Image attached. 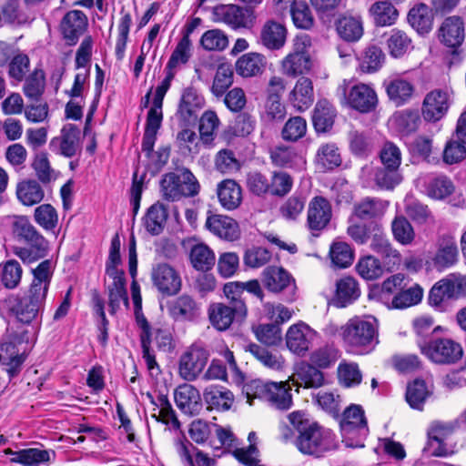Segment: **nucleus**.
<instances>
[{
    "instance_id": "1",
    "label": "nucleus",
    "mask_w": 466,
    "mask_h": 466,
    "mask_svg": "<svg viewBox=\"0 0 466 466\" xmlns=\"http://www.w3.org/2000/svg\"><path fill=\"white\" fill-rule=\"evenodd\" d=\"M53 270L50 259L39 263L32 269L34 279L27 291L23 296L14 298L11 311L21 323L30 324L44 308Z\"/></svg>"
},
{
    "instance_id": "2",
    "label": "nucleus",
    "mask_w": 466,
    "mask_h": 466,
    "mask_svg": "<svg viewBox=\"0 0 466 466\" xmlns=\"http://www.w3.org/2000/svg\"><path fill=\"white\" fill-rule=\"evenodd\" d=\"M289 420L298 431L295 444L298 450L307 455L320 457L336 448L334 434L316 422H310L300 411L289 415Z\"/></svg>"
},
{
    "instance_id": "3",
    "label": "nucleus",
    "mask_w": 466,
    "mask_h": 466,
    "mask_svg": "<svg viewBox=\"0 0 466 466\" xmlns=\"http://www.w3.org/2000/svg\"><path fill=\"white\" fill-rule=\"evenodd\" d=\"M13 234L18 241L27 245L14 248V254L25 263H32L46 256L48 242L25 217H19L14 221Z\"/></svg>"
},
{
    "instance_id": "4",
    "label": "nucleus",
    "mask_w": 466,
    "mask_h": 466,
    "mask_svg": "<svg viewBox=\"0 0 466 466\" xmlns=\"http://www.w3.org/2000/svg\"><path fill=\"white\" fill-rule=\"evenodd\" d=\"M342 338L350 350L357 354L370 351L377 344V329L372 321L355 318L342 327Z\"/></svg>"
},
{
    "instance_id": "5",
    "label": "nucleus",
    "mask_w": 466,
    "mask_h": 466,
    "mask_svg": "<svg viewBox=\"0 0 466 466\" xmlns=\"http://www.w3.org/2000/svg\"><path fill=\"white\" fill-rule=\"evenodd\" d=\"M342 442L346 447L362 448L369 434L368 421L363 408L351 404L342 413L339 422Z\"/></svg>"
},
{
    "instance_id": "6",
    "label": "nucleus",
    "mask_w": 466,
    "mask_h": 466,
    "mask_svg": "<svg viewBox=\"0 0 466 466\" xmlns=\"http://www.w3.org/2000/svg\"><path fill=\"white\" fill-rule=\"evenodd\" d=\"M199 183L193 173L187 168L179 174L169 172L160 181V191L164 199L177 201L182 198L195 197L199 192Z\"/></svg>"
},
{
    "instance_id": "7",
    "label": "nucleus",
    "mask_w": 466,
    "mask_h": 466,
    "mask_svg": "<svg viewBox=\"0 0 466 466\" xmlns=\"http://www.w3.org/2000/svg\"><path fill=\"white\" fill-rule=\"evenodd\" d=\"M417 344L421 354L435 364H454L463 355L461 344L450 338H435L429 341L418 340Z\"/></svg>"
},
{
    "instance_id": "8",
    "label": "nucleus",
    "mask_w": 466,
    "mask_h": 466,
    "mask_svg": "<svg viewBox=\"0 0 466 466\" xmlns=\"http://www.w3.org/2000/svg\"><path fill=\"white\" fill-rule=\"evenodd\" d=\"M465 295L466 277L452 274L433 285L430 290L428 300L431 307L442 310L446 300Z\"/></svg>"
},
{
    "instance_id": "9",
    "label": "nucleus",
    "mask_w": 466,
    "mask_h": 466,
    "mask_svg": "<svg viewBox=\"0 0 466 466\" xmlns=\"http://www.w3.org/2000/svg\"><path fill=\"white\" fill-rule=\"evenodd\" d=\"M247 316L244 300H235L234 305L213 303L208 308V319L211 325L219 331L230 328L235 320H242Z\"/></svg>"
},
{
    "instance_id": "10",
    "label": "nucleus",
    "mask_w": 466,
    "mask_h": 466,
    "mask_svg": "<svg viewBox=\"0 0 466 466\" xmlns=\"http://www.w3.org/2000/svg\"><path fill=\"white\" fill-rule=\"evenodd\" d=\"M261 282L268 291L283 293L287 301H293L295 299L297 289L295 279L282 267H267L262 271Z\"/></svg>"
},
{
    "instance_id": "11",
    "label": "nucleus",
    "mask_w": 466,
    "mask_h": 466,
    "mask_svg": "<svg viewBox=\"0 0 466 466\" xmlns=\"http://www.w3.org/2000/svg\"><path fill=\"white\" fill-rule=\"evenodd\" d=\"M452 103L449 91L433 89L426 94L421 105V116L426 122L436 123L448 113Z\"/></svg>"
},
{
    "instance_id": "12",
    "label": "nucleus",
    "mask_w": 466,
    "mask_h": 466,
    "mask_svg": "<svg viewBox=\"0 0 466 466\" xmlns=\"http://www.w3.org/2000/svg\"><path fill=\"white\" fill-rule=\"evenodd\" d=\"M49 149L54 154L67 158L79 154L82 150L80 129L74 124L65 125L60 131V135L50 140Z\"/></svg>"
},
{
    "instance_id": "13",
    "label": "nucleus",
    "mask_w": 466,
    "mask_h": 466,
    "mask_svg": "<svg viewBox=\"0 0 466 466\" xmlns=\"http://www.w3.org/2000/svg\"><path fill=\"white\" fill-rule=\"evenodd\" d=\"M309 40L305 38L294 44V48L281 62V69L284 75L296 77L307 74L312 67V61L307 50Z\"/></svg>"
},
{
    "instance_id": "14",
    "label": "nucleus",
    "mask_w": 466,
    "mask_h": 466,
    "mask_svg": "<svg viewBox=\"0 0 466 466\" xmlns=\"http://www.w3.org/2000/svg\"><path fill=\"white\" fill-rule=\"evenodd\" d=\"M370 240V249L382 258L387 270L390 271L400 264L401 255L393 248L381 225L372 227Z\"/></svg>"
},
{
    "instance_id": "15",
    "label": "nucleus",
    "mask_w": 466,
    "mask_h": 466,
    "mask_svg": "<svg viewBox=\"0 0 466 466\" xmlns=\"http://www.w3.org/2000/svg\"><path fill=\"white\" fill-rule=\"evenodd\" d=\"M153 285L165 297L177 295L182 286L178 272L167 263H159L152 268Z\"/></svg>"
},
{
    "instance_id": "16",
    "label": "nucleus",
    "mask_w": 466,
    "mask_h": 466,
    "mask_svg": "<svg viewBox=\"0 0 466 466\" xmlns=\"http://www.w3.org/2000/svg\"><path fill=\"white\" fill-rule=\"evenodd\" d=\"M18 341L16 335H7L0 342V364L5 367L10 379L17 376L22 365L26 359L25 352L20 353L17 349Z\"/></svg>"
},
{
    "instance_id": "17",
    "label": "nucleus",
    "mask_w": 466,
    "mask_h": 466,
    "mask_svg": "<svg viewBox=\"0 0 466 466\" xmlns=\"http://www.w3.org/2000/svg\"><path fill=\"white\" fill-rule=\"evenodd\" d=\"M208 353L200 347L193 346L179 359V375L186 380H194L204 370Z\"/></svg>"
},
{
    "instance_id": "18",
    "label": "nucleus",
    "mask_w": 466,
    "mask_h": 466,
    "mask_svg": "<svg viewBox=\"0 0 466 466\" xmlns=\"http://www.w3.org/2000/svg\"><path fill=\"white\" fill-rule=\"evenodd\" d=\"M438 37L441 44L453 49V54H457V49L465 38L463 19L458 15L446 17L438 30Z\"/></svg>"
},
{
    "instance_id": "19",
    "label": "nucleus",
    "mask_w": 466,
    "mask_h": 466,
    "mask_svg": "<svg viewBox=\"0 0 466 466\" xmlns=\"http://www.w3.org/2000/svg\"><path fill=\"white\" fill-rule=\"evenodd\" d=\"M218 21L233 29L248 28L253 24V13L248 8L237 5H221L214 10Z\"/></svg>"
},
{
    "instance_id": "20",
    "label": "nucleus",
    "mask_w": 466,
    "mask_h": 466,
    "mask_svg": "<svg viewBox=\"0 0 466 466\" xmlns=\"http://www.w3.org/2000/svg\"><path fill=\"white\" fill-rule=\"evenodd\" d=\"M332 217L329 201L321 197H314L309 203L307 224L311 231H321L328 227Z\"/></svg>"
},
{
    "instance_id": "21",
    "label": "nucleus",
    "mask_w": 466,
    "mask_h": 466,
    "mask_svg": "<svg viewBox=\"0 0 466 466\" xmlns=\"http://www.w3.org/2000/svg\"><path fill=\"white\" fill-rule=\"evenodd\" d=\"M205 101L196 88L187 86L183 89L177 115L185 124H193L198 119V112L204 106Z\"/></svg>"
},
{
    "instance_id": "22",
    "label": "nucleus",
    "mask_w": 466,
    "mask_h": 466,
    "mask_svg": "<svg viewBox=\"0 0 466 466\" xmlns=\"http://www.w3.org/2000/svg\"><path fill=\"white\" fill-rule=\"evenodd\" d=\"M362 175L367 176L380 189L392 190L402 181L400 169L389 166H366L362 168Z\"/></svg>"
},
{
    "instance_id": "23",
    "label": "nucleus",
    "mask_w": 466,
    "mask_h": 466,
    "mask_svg": "<svg viewBox=\"0 0 466 466\" xmlns=\"http://www.w3.org/2000/svg\"><path fill=\"white\" fill-rule=\"evenodd\" d=\"M346 98L348 104L360 113L373 111L378 104L375 90L370 86L363 83L351 86Z\"/></svg>"
},
{
    "instance_id": "24",
    "label": "nucleus",
    "mask_w": 466,
    "mask_h": 466,
    "mask_svg": "<svg viewBox=\"0 0 466 466\" xmlns=\"http://www.w3.org/2000/svg\"><path fill=\"white\" fill-rule=\"evenodd\" d=\"M174 399L177 407L189 416L198 415L203 408L198 390L187 383L179 385L175 390Z\"/></svg>"
},
{
    "instance_id": "25",
    "label": "nucleus",
    "mask_w": 466,
    "mask_h": 466,
    "mask_svg": "<svg viewBox=\"0 0 466 466\" xmlns=\"http://www.w3.org/2000/svg\"><path fill=\"white\" fill-rule=\"evenodd\" d=\"M315 332L305 323L292 325L286 334V345L294 354L304 356L309 350Z\"/></svg>"
},
{
    "instance_id": "26",
    "label": "nucleus",
    "mask_w": 466,
    "mask_h": 466,
    "mask_svg": "<svg viewBox=\"0 0 466 466\" xmlns=\"http://www.w3.org/2000/svg\"><path fill=\"white\" fill-rule=\"evenodd\" d=\"M87 26V17L80 10L67 12L60 23V30L68 46H75Z\"/></svg>"
},
{
    "instance_id": "27",
    "label": "nucleus",
    "mask_w": 466,
    "mask_h": 466,
    "mask_svg": "<svg viewBox=\"0 0 466 466\" xmlns=\"http://www.w3.org/2000/svg\"><path fill=\"white\" fill-rule=\"evenodd\" d=\"M205 227L218 238L228 240H237L240 236L238 224L233 218L208 212Z\"/></svg>"
},
{
    "instance_id": "28",
    "label": "nucleus",
    "mask_w": 466,
    "mask_h": 466,
    "mask_svg": "<svg viewBox=\"0 0 466 466\" xmlns=\"http://www.w3.org/2000/svg\"><path fill=\"white\" fill-rule=\"evenodd\" d=\"M360 296V289L357 279L351 276H345L336 281L335 295L332 303L337 308H345Z\"/></svg>"
},
{
    "instance_id": "29",
    "label": "nucleus",
    "mask_w": 466,
    "mask_h": 466,
    "mask_svg": "<svg viewBox=\"0 0 466 466\" xmlns=\"http://www.w3.org/2000/svg\"><path fill=\"white\" fill-rule=\"evenodd\" d=\"M287 29L279 22L267 21L260 31L259 42L269 50H279L286 43Z\"/></svg>"
},
{
    "instance_id": "30",
    "label": "nucleus",
    "mask_w": 466,
    "mask_h": 466,
    "mask_svg": "<svg viewBox=\"0 0 466 466\" xmlns=\"http://www.w3.org/2000/svg\"><path fill=\"white\" fill-rule=\"evenodd\" d=\"M245 350L267 369L279 371L284 368L285 360L277 350H269L256 343L248 344Z\"/></svg>"
},
{
    "instance_id": "31",
    "label": "nucleus",
    "mask_w": 466,
    "mask_h": 466,
    "mask_svg": "<svg viewBox=\"0 0 466 466\" xmlns=\"http://www.w3.org/2000/svg\"><path fill=\"white\" fill-rule=\"evenodd\" d=\"M289 101L298 111H305L308 109L314 101L311 79L306 76L299 78L289 94Z\"/></svg>"
},
{
    "instance_id": "32",
    "label": "nucleus",
    "mask_w": 466,
    "mask_h": 466,
    "mask_svg": "<svg viewBox=\"0 0 466 466\" xmlns=\"http://www.w3.org/2000/svg\"><path fill=\"white\" fill-rule=\"evenodd\" d=\"M438 249L433 258L434 265L437 268H449L456 263L458 259V248L455 238L451 235H442L438 239Z\"/></svg>"
},
{
    "instance_id": "33",
    "label": "nucleus",
    "mask_w": 466,
    "mask_h": 466,
    "mask_svg": "<svg viewBox=\"0 0 466 466\" xmlns=\"http://www.w3.org/2000/svg\"><path fill=\"white\" fill-rule=\"evenodd\" d=\"M390 202L379 198L367 197L354 206V215L360 220H370L381 218Z\"/></svg>"
},
{
    "instance_id": "34",
    "label": "nucleus",
    "mask_w": 466,
    "mask_h": 466,
    "mask_svg": "<svg viewBox=\"0 0 466 466\" xmlns=\"http://www.w3.org/2000/svg\"><path fill=\"white\" fill-rule=\"evenodd\" d=\"M335 26L339 36L349 43L359 41L364 33L360 16L342 15L336 20Z\"/></svg>"
},
{
    "instance_id": "35",
    "label": "nucleus",
    "mask_w": 466,
    "mask_h": 466,
    "mask_svg": "<svg viewBox=\"0 0 466 466\" xmlns=\"http://www.w3.org/2000/svg\"><path fill=\"white\" fill-rule=\"evenodd\" d=\"M217 194L221 206L228 210L236 209L242 201L240 186L232 179H225L218 185Z\"/></svg>"
},
{
    "instance_id": "36",
    "label": "nucleus",
    "mask_w": 466,
    "mask_h": 466,
    "mask_svg": "<svg viewBox=\"0 0 466 466\" xmlns=\"http://www.w3.org/2000/svg\"><path fill=\"white\" fill-rule=\"evenodd\" d=\"M357 58L360 71L371 74L379 71L382 67L386 56L380 46L369 45L360 52Z\"/></svg>"
},
{
    "instance_id": "37",
    "label": "nucleus",
    "mask_w": 466,
    "mask_h": 466,
    "mask_svg": "<svg viewBox=\"0 0 466 466\" xmlns=\"http://www.w3.org/2000/svg\"><path fill=\"white\" fill-rule=\"evenodd\" d=\"M336 110L327 100L317 102L312 114V123L317 133L329 131L334 124Z\"/></svg>"
},
{
    "instance_id": "38",
    "label": "nucleus",
    "mask_w": 466,
    "mask_h": 466,
    "mask_svg": "<svg viewBox=\"0 0 466 466\" xmlns=\"http://www.w3.org/2000/svg\"><path fill=\"white\" fill-rule=\"evenodd\" d=\"M167 218V208L157 201L147 209L144 217V226L148 233L157 236L163 232Z\"/></svg>"
},
{
    "instance_id": "39",
    "label": "nucleus",
    "mask_w": 466,
    "mask_h": 466,
    "mask_svg": "<svg viewBox=\"0 0 466 466\" xmlns=\"http://www.w3.org/2000/svg\"><path fill=\"white\" fill-rule=\"evenodd\" d=\"M408 22L418 34L426 35L432 29V12L428 5L420 4L410 10Z\"/></svg>"
},
{
    "instance_id": "40",
    "label": "nucleus",
    "mask_w": 466,
    "mask_h": 466,
    "mask_svg": "<svg viewBox=\"0 0 466 466\" xmlns=\"http://www.w3.org/2000/svg\"><path fill=\"white\" fill-rule=\"evenodd\" d=\"M265 57L258 53H247L236 62V72L242 77L256 76L263 72Z\"/></svg>"
},
{
    "instance_id": "41",
    "label": "nucleus",
    "mask_w": 466,
    "mask_h": 466,
    "mask_svg": "<svg viewBox=\"0 0 466 466\" xmlns=\"http://www.w3.org/2000/svg\"><path fill=\"white\" fill-rule=\"evenodd\" d=\"M204 400L209 409L224 411L230 409L234 396L223 387L210 386L204 391Z\"/></svg>"
},
{
    "instance_id": "42",
    "label": "nucleus",
    "mask_w": 466,
    "mask_h": 466,
    "mask_svg": "<svg viewBox=\"0 0 466 466\" xmlns=\"http://www.w3.org/2000/svg\"><path fill=\"white\" fill-rule=\"evenodd\" d=\"M374 24L377 26H389L393 25L399 13L395 6L389 1H378L371 5L369 9Z\"/></svg>"
},
{
    "instance_id": "43",
    "label": "nucleus",
    "mask_w": 466,
    "mask_h": 466,
    "mask_svg": "<svg viewBox=\"0 0 466 466\" xmlns=\"http://www.w3.org/2000/svg\"><path fill=\"white\" fill-rule=\"evenodd\" d=\"M113 279L112 284L107 288L108 290V305L111 314H115L119 309L121 303L128 307V297L126 289L125 276L110 277Z\"/></svg>"
},
{
    "instance_id": "44",
    "label": "nucleus",
    "mask_w": 466,
    "mask_h": 466,
    "mask_svg": "<svg viewBox=\"0 0 466 466\" xmlns=\"http://www.w3.org/2000/svg\"><path fill=\"white\" fill-rule=\"evenodd\" d=\"M147 397L150 400V402L158 409V415H153L157 420H161L166 424L170 422L175 429L180 428V421L169 402L167 395L158 394L157 398H154L153 395L148 392Z\"/></svg>"
},
{
    "instance_id": "45",
    "label": "nucleus",
    "mask_w": 466,
    "mask_h": 466,
    "mask_svg": "<svg viewBox=\"0 0 466 466\" xmlns=\"http://www.w3.org/2000/svg\"><path fill=\"white\" fill-rule=\"evenodd\" d=\"M16 196L23 205L33 206L42 201L45 193L37 181L25 180L18 183Z\"/></svg>"
},
{
    "instance_id": "46",
    "label": "nucleus",
    "mask_w": 466,
    "mask_h": 466,
    "mask_svg": "<svg viewBox=\"0 0 466 466\" xmlns=\"http://www.w3.org/2000/svg\"><path fill=\"white\" fill-rule=\"evenodd\" d=\"M390 228L393 238L399 244L409 246L414 242L415 230L405 216H396L391 221Z\"/></svg>"
},
{
    "instance_id": "47",
    "label": "nucleus",
    "mask_w": 466,
    "mask_h": 466,
    "mask_svg": "<svg viewBox=\"0 0 466 466\" xmlns=\"http://www.w3.org/2000/svg\"><path fill=\"white\" fill-rule=\"evenodd\" d=\"M289 390V385L284 382H270L266 400L276 409L289 410L292 405V397Z\"/></svg>"
},
{
    "instance_id": "48",
    "label": "nucleus",
    "mask_w": 466,
    "mask_h": 466,
    "mask_svg": "<svg viewBox=\"0 0 466 466\" xmlns=\"http://www.w3.org/2000/svg\"><path fill=\"white\" fill-rule=\"evenodd\" d=\"M169 313L177 320H191L198 314V308L190 296L182 295L171 304Z\"/></svg>"
},
{
    "instance_id": "49",
    "label": "nucleus",
    "mask_w": 466,
    "mask_h": 466,
    "mask_svg": "<svg viewBox=\"0 0 466 466\" xmlns=\"http://www.w3.org/2000/svg\"><path fill=\"white\" fill-rule=\"evenodd\" d=\"M46 88V77L42 69L35 68L25 79L23 86L25 96L31 101L41 99Z\"/></svg>"
},
{
    "instance_id": "50",
    "label": "nucleus",
    "mask_w": 466,
    "mask_h": 466,
    "mask_svg": "<svg viewBox=\"0 0 466 466\" xmlns=\"http://www.w3.org/2000/svg\"><path fill=\"white\" fill-rule=\"evenodd\" d=\"M192 267L199 271H208L215 265L214 252L205 244H197L192 247L189 254Z\"/></svg>"
},
{
    "instance_id": "51",
    "label": "nucleus",
    "mask_w": 466,
    "mask_h": 466,
    "mask_svg": "<svg viewBox=\"0 0 466 466\" xmlns=\"http://www.w3.org/2000/svg\"><path fill=\"white\" fill-rule=\"evenodd\" d=\"M50 454L55 455V452L53 451L29 448L15 452V457L11 461L25 466H38L41 463L48 462L50 461Z\"/></svg>"
},
{
    "instance_id": "52",
    "label": "nucleus",
    "mask_w": 466,
    "mask_h": 466,
    "mask_svg": "<svg viewBox=\"0 0 466 466\" xmlns=\"http://www.w3.org/2000/svg\"><path fill=\"white\" fill-rule=\"evenodd\" d=\"M299 386L304 388H319L324 385V374L318 367L309 363H301L297 370Z\"/></svg>"
},
{
    "instance_id": "53",
    "label": "nucleus",
    "mask_w": 466,
    "mask_h": 466,
    "mask_svg": "<svg viewBox=\"0 0 466 466\" xmlns=\"http://www.w3.org/2000/svg\"><path fill=\"white\" fill-rule=\"evenodd\" d=\"M234 71L228 63L220 64L214 76L211 86L212 94L217 97H221L233 84Z\"/></svg>"
},
{
    "instance_id": "54",
    "label": "nucleus",
    "mask_w": 466,
    "mask_h": 466,
    "mask_svg": "<svg viewBox=\"0 0 466 466\" xmlns=\"http://www.w3.org/2000/svg\"><path fill=\"white\" fill-rule=\"evenodd\" d=\"M411 39L404 32L399 29H392L387 38V46L391 56L399 58L403 56L411 48Z\"/></svg>"
},
{
    "instance_id": "55",
    "label": "nucleus",
    "mask_w": 466,
    "mask_h": 466,
    "mask_svg": "<svg viewBox=\"0 0 466 466\" xmlns=\"http://www.w3.org/2000/svg\"><path fill=\"white\" fill-rule=\"evenodd\" d=\"M413 86L402 79L391 81L386 88L388 96L397 106H402L409 101L413 94Z\"/></svg>"
},
{
    "instance_id": "56",
    "label": "nucleus",
    "mask_w": 466,
    "mask_h": 466,
    "mask_svg": "<svg viewBox=\"0 0 466 466\" xmlns=\"http://www.w3.org/2000/svg\"><path fill=\"white\" fill-rule=\"evenodd\" d=\"M423 296L422 289L418 285L407 287V284L393 297L392 305L396 309H405L418 304Z\"/></svg>"
},
{
    "instance_id": "57",
    "label": "nucleus",
    "mask_w": 466,
    "mask_h": 466,
    "mask_svg": "<svg viewBox=\"0 0 466 466\" xmlns=\"http://www.w3.org/2000/svg\"><path fill=\"white\" fill-rule=\"evenodd\" d=\"M393 122L400 133L409 135L418 129L420 116L418 111L406 109L395 113Z\"/></svg>"
},
{
    "instance_id": "58",
    "label": "nucleus",
    "mask_w": 466,
    "mask_h": 466,
    "mask_svg": "<svg viewBox=\"0 0 466 466\" xmlns=\"http://www.w3.org/2000/svg\"><path fill=\"white\" fill-rule=\"evenodd\" d=\"M384 267L379 258L368 255L360 258L356 265V270L364 279L373 280L383 275Z\"/></svg>"
},
{
    "instance_id": "59",
    "label": "nucleus",
    "mask_w": 466,
    "mask_h": 466,
    "mask_svg": "<svg viewBox=\"0 0 466 466\" xmlns=\"http://www.w3.org/2000/svg\"><path fill=\"white\" fill-rule=\"evenodd\" d=\"M329 257L335 267L345 268L352 264L354 259V251L346 242H334L329 249Z\"/></svg>"
},
{
    "instance_id": "60",
    "label": "nucleus",
    "mask_w": 466,
    "mask_h": 466,
    "mask_svg": "<svg viewBox=\"0 0 466 466\" xmlns=\"http://www.w3.org/2000/svg\"><path fill=\"white\" fill-rule=\"evenodd\" d=\"M428 396L429 390L423 380L417 379L407 387L406 400L412 409L421 410Z\"/></svg>"
},
{
    "instance_id": "61",
    "label": "nucleus",
    "mask_w": 466,
    "mask_h": 466,
    "mask_svg": "<svg viewBox=\"0 0 466 466\" xmlns=\"http://www.w3.org/2000/svg\"><path fill=\"white\" fill-rule=\"evenodd\" d=\"M307 133V121L299 116L288 119L281 130V137L285 141L297 142Z\"/></svg>"
},
{
    "instance_id": "62",
    "label": "nucleus",
    "mask_w": 466,
    "mask_h": 466,
    "mask_svg": "<svg viewBox=\"0 0 466 466\" xmlns=\"http://www.w3.org/2000/svg\"><path fill=\"white\" fill-rule=\"evenodd\" d=\"M35 221L45 230L54 231L58 224L56 209L50 204H42L35 209Z\"/></svg>"
},
{
    "instance_id": "63",
    "label": "nucleus",
    "mask_w": 466,
    "mask_h": 466,
    "mask_svg": "<svg viewBox=\"0 0 466 466\" xmlns=\"http://www.w3.org/2000/svg\"><path fill=\"white\" fill-rule=\"evenodd\" d=\"M316 158L318 163L327 169H333L341 164L339 148L333 143L321 145L317 151Z\"/></svg>"
},
{
    "instance_id": "64",
    "label": "nucleus",
    "mask_w": 466,
    "mask_h": 466,
    "mask_svg": "<svg viewBox=\"0 0 466 466\" xmlns=\"http://www.w3.org/2000/svg\"><path fill=\"white\" fill-rule=\"evenodd\" d=\"M454 191L452 181L446 176H438L431 178L427 185L428 195L436 199H443Z\"/></svg>"
}]
</instances>
